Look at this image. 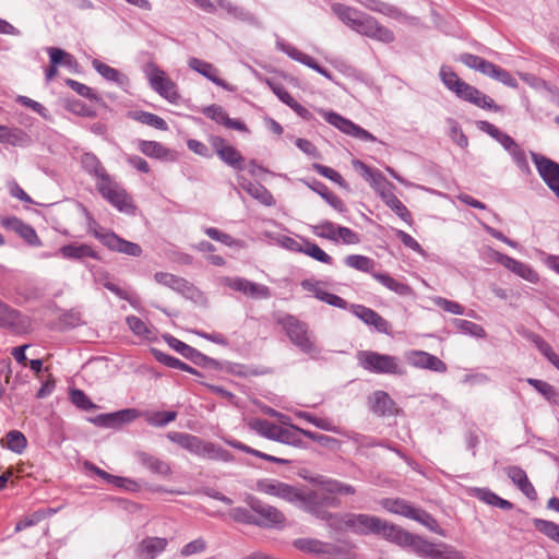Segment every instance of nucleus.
<instances>
[{"label":"nucleus","instance_id":"338daca9","mask_svg":"<svg viewBox=\"0 0 559 559\" xmlns=\"http://www.w3.org/2000/svg\"><path fill=\"white\" fill-rule=\"evenodd\" d=\"M224 163L228 166L242 170L245 168L243 157L241 154L231 145L228 148H225V152L218 156Z\"/></svg>","mask_w":559,"mask_h":559},{"label":"nucleus","instance_id":"69168bd1","mask_svg":"<svg viewBox=\"0 0 559 559\" xmlns=\"http://www.w3.org/2000/svg\"><path fill=\"white\" fill-rule=\"evenodd\" d=\"M348 440H350L357 449L373 448L382 445L381 442L377 441L373 437L361 435L354 431L342 432Z\"/></svg>","mask_w":559,"mask_h":559},{"label":"nucleus","instance_id":"a19ab883","mask_svg":"<svg viewBox=\"0 0 559 559\" xmlns=\"http://www.w3.org/2000/svg\"><path fill=\"white\" fill-rule=\"evenodd\" d=\"M93 68L107 81L116 83L118 86L124 87L129 84V79L126 74L119 72L117 69L95 59L92 62Z\"/></svg>","mask_w":559,"mask_h":559},{"label":"nucleus","instance_id":"f257e3e1","mask_svg":"<svg viewBox=\"0 0 559 559\" xmlns=\"http://www.w3.org/2000/svg\"><path fill=\"white\" fill-rule=\"evenodd\" d=\"M313 481L320 488L309 491L298 489L299 497L295 501V506L323 520L332 518V514L326 512L324 508H338L341 506L337 496H350L356 492L352 485L333 478L318 476Z\"/></svg>","mask_w":559,"mask_h":559},{"label":"nucleus","instance_id":"052dcab7","mask_svg":"<svg viewBox=\"0 0 559 559\" xmlns=\"http://www.w3.org/2000/svg\"><path fill=\"white\" fill-rule=\"evenodd\" d=\"M533 524L537 531L559 544V524L543 519H534Z\"/></svg>","mask_w":559,"mask_h":559},{"label":"nucleus","instance_id":"aec40b11","mask_svg":"<svg viewBox=\"0 0 559 559\" xmlns=\"http://www.w3.org/2000/svg\"><path fill=\"white\" fill-rule=\"evenodd\" d=\"M222 283L230 289L240 292L253 299H267L271 297V290L267 286L242 277H224Z\"/></svg>","mask_w":559,"mask_h":559},{"label":"nucleus","instance_id":"bb28decb","mask_svg":"<svg viewBox=\"0 0 559 559\" xmlns=\"http://www.w3.org/2000/svg\"><path fill=\"white\" fill-rule=\"evenodd\" d=\"M407 358L408 362L416 368L428 369L436 372L447 371V365L437 356L427 352L414 350Z\"/></svg>","mask_w":559,"mask_h":559},{"label":"nucleus","instance_id":"0eeeda50","mask_svg":"<svg viewBox=\"0 0 559 559\" xmlns=\"http://www.w3.org/2000/svg\"><path fill=\"white\" fill-rule=\"evenodd\" d=\"M382 519L367 513H346L340 515L338 525L357 535H377Z\"/></svg>","mask_w":559,"mask_h":559},{"label":"nucleus","instance_id":"49530a36","mask_svg":"<svg viewBox=\"0 0 559 559\" xmlns=\"http://www.w3.org/2000/svg\"><path fill=\"white\" fill-rule=\"evenodd\" d=\"M228 445H230L231 448L234 449H237L239 451H242L245 453H248V454H251L253 456H257L259 459H263L265 461H269V462H273V463H277V464H281V465H287L290 463L289 460H286V459H282V457H276V456H273V455H270V454H266L264 452H261L259 450H255L238 440H227L226 441Z\"/></svg>","mask_w":559,"mask_h":559},{"label":"nucleus","instance_id":"5fc2aeb1","mask_svg":"<svg viewBox=\"0 0 559 559\" xmlns=\"http://www.w3.org/2000/svg\"><path fill=\"white\" fill-rule=\"evenodd\" d=\"M381 504L389 512L400 514L408 519L414 508L403 499H383Z\"/></svg>","mask_w":559,"mask_h":559},{"label":"nucleus","instance_id":"37998d69","mask_svg":"<svg viewBox=\"0 0 559 559\" xmlns=\"http://www.w3.org/2000/svg\"><path fill=\"white\" fill-rule=\"evenodd\" d=\"M372 277L382 284L388 289L394 292L400 296H409L413 294V289L405 283L399 282L388 273L373 272Z\"/></svg>","mask_w":559,"mask_h":559},{"label":"nucleus","instance_id":"09e8293b","mask_svg":"<svg viewBox=\"0 0 559 559\" xmlns=\"http://www.w3.org/2000/svg\"><path fill=\"white\" fill-rule=\"evenodd\" d=\"M129 116L133 120L139 121L143 124L153 127L157 130L165 131L168 129L166 121L155 114L147 112V111H131L129 114Z\"/></svg>","mask_w":559,"mask_h":559},{"label":"nucleus","instance_id":"e433bc0d","mask_svg":"<svg viewBox=\"0 0 559 559\" xmlns=\"http://www.w3.org/2000/svg\"><path fill=\"white\" fill-rule=\"evenodd\" d=\"M60 254L70 260H81L83 258L99 259L98 253L88 245H66L60 248Z\"/></svg>","mask_w":559,"mask_h":559},{"label":"nucleus","instance_id":"c03bdc74","mask_svg":"<svg viewBox=\"0 0 559 559\" xmlns=\"http://www.w3.org/2000/svg\"><path fill=\"white\" fill-rule=\"evenodd\" d=\"M82 167L90 175L94 176L97 181H102L104 177H108L109 175L106 173L103 164L97 158V156L93 153H84L81 156Z\"/></svg>","mask_w":559,"mask_h":559},{"label":"nucleus","instance_id":"39448f33","mask_svg":"<svg viewBox=\"0 0 559 559\" xmlns=\"http://www.w3.org/2000/svg\"><path fill=\"white\" fill-rule=\"evenodd\" d=\"M359 365L372 373L403 376L405 368L400 358L373 350H361L357 354Z\"/></svg>","mask_w":559,"mask_h":559},{"label":"nucleus","instance_id":"13d9d810","mask_svg":"<svg viewBox=\"0 0 559 559\" xmlns=\"http://www.w3.org/2000/svg\"><path fill=\"white\" fill-rule=\"evenodd\" d=\"M27 445L25 436L19 430H11L5 435V447L14 453L21 454Z\"/></svg>","mask_w":559,"mask_h":559},{"label":"nucleus","instance_id":"58836bf2","mask_svg":"<svg viewBox=\"0 0 559 559\" xmlns=\"http://www.w3.org/2000/svg\"><path fill=\"white\" fill-rule=\"evenodd\" d=\"M381 200L389 206L402 221L412 224V214L400 199L392 192V188L382 191Z\"/></svg>","mask_w":559,"mask_h":559},{"label":"nucleus","instance_id":"7ed1b4c3","mask_svg":"<svg viewBox=\"0 0 559 559\" xmlns=\"http://www.w3.org/2000/svg\"><path fill=\"white\" fill-rule=\"evenodd\" d=\"M278 324L283 328L290 342L297 346L300 352L312 359L320 356L321 348L317 344L316 337L309 330L307 323L292 314H285L278 319Z\"/></svg>","mask_w":559,"mask_h":559},{"label":"nucleus","instance_id":"393cba45","mask_svg":"<svg viewBox=\"0 0 559 559\" xmlns=\"http://www.w3.org/2000/svg\"><path fill=\"white\" fill-rule=\"evenodd\" d=\"M164 340L174 350H176L182 357H185L186 359H189L190 361H192L195 365L206 366L207 362L211 361V359L207 356L200 353L198 349L191 347L190 345L181 342L180 340L176 338L175 336L165 335Z\"/></svg>","mask_w":559,"mask_h":559},{"label":"nucleus","instance_id":"864d4df0","mask_svg":"<svg viewBox=\"0 0 559 559\" xmlns=\"http://www.w3.org/2000/svg\"><path fill=\"white\" fill-rule=\"evenodd\" d=\"M310 188L320 194L322 199L325 200L333 209L337 210L338 212L345 211L343 201L336 194L331 192L325 185L316 182L313 186H310Z\"/></svg>","mask_w":559,"mask_h":559},{"label":"nucleus","instance_id":"7c9ffc66","mask_svg":"<svg viewBox=\"0 0 559 559\" xmlns=\"http://www.w3.org/2000/svg\"><path fill=\"white\" fill-rule=\"evenodd\" d=\"M369 407L378 416H392L395 413L394 401L382 390H378L370 395Z\"/></svg>","mask_w":559,"mask_h":559},{"label":"nucleus","instance_id":"ea45409f","mask_svg":"<svg viewBox=\"0 0 559 559\" xmlns=\"http://www.w3.org/2000/svg\"><path fill=\"white\" fill-rule=\"evenodd\" d=\"M198 456L222 462L234 461V455L229 451L223 449L222 447L213 442L204 440L201 443Z\"/></svg>","mask_w":559,"mask_h":559},{"label":"nucleus","instance_id":"2eb2a0df","mask_svg":"<svg viewBox=\"0 0 559 559\" xmlns=\"http://www.w3.org/2000/svg\"><path fill=\"white\" fill-rule=\"evenodd\" d=\"M417 556L424 559H466L464 554L445 543H431L421 537L417 546Z\"/></svg>","mask_w":559,"mask_h":559},{"label":"nucleus","instance_id":"3c124183","mask_svg":"<svg viewBox=\"0 0 559 559\" xmlns=\"http://www.w3.org/2000/svg\"><path fill=\"white\" fill-rule=\"evenodd\" d=\"M344 262L348 267L370 273L371 275L376 265L374 260L361 254H349L345 258Z\"/></svg>","mask_w":559,"mask_h":559},{"label":"nucleus","instance_id":"dca6fc26","mask_svg":"<svg viewBox=\"0 0 559 559\" xmlns=\"http://www.w3.org/2000/svg\"><path fill=\"white\" fill-rule=\"evenodd\" d=\"M321 114L326 122L334 126L335 128H337L340 131L347 135H350L364 142L377 141V138L372 135L369 131L362 129L360 126L354 123L353 121L342 117L336 112L321 110Z\"/></svg>","mask_w":559,"mask_h":559},{"label":"nucleus","instance_id":"5701e85b","mask_svg":"<svg viewBox=\"0 0 559 559\" xmlns=\"http://www.w3.org/2000/svg\"><path fill=\"white\" fill-rule=\"evenodd\" d=\"M350 309L365 324L373 326L378 332L390 333V323L371 308L362 305H352Z\"/></svg>","mask_w":559,"mask_h":559},{"label":"nucleus","instance_id":"f704fd0d","mask_svg":"<svg viewBox=\"0 0 559 559\" xmlns=\"http://www.w3.org/2000/svg\"><path fill=\"white\" fill-rule=\"evenodd\" d=\"M239 185L250 197L258 200L261 204L266 206L275 204V199L272 193L263 185L246 179L240 181Z\"/></svg>","mask_w":559,"mask_h":559},{"label":"nucleus","instance_id":"6ab92c4d","mask_svg":"<svg viewBox=\"0 0 559 559\" xmlns=\"http://www.w3.org/2000/svg\"><path fill=\"white\" fill-rule=\"evenodd\" d=\"M293 545L296 549L305 554L325 558H337L343 554L342 548L338 546L316 538H297L294 540Z\"/></svg>","mask_w":559,"mask_h":559},{"label":"nucleus","instance_id":"603ef678","mask_svg":"<svg viewBox=\"0 0 559 559\" xmlns=\"http://www.w3.org/2000/svg\"><path fill=\"white\" fill-rule=\"evenodd\" d=\"M452 323L453 326L463 334L471 335L477 338H485L487 335L486 331L481 325L474 323L472 321L464 319H454Z\"/></svg>","mask_w":559,"mask_h":559},{"label":"nucleus","instance_id":"f8f14e48","mask_svg":"<svg viewBox=\"0 0 559 559\" xmlns=\"http://www.w3.org/2000/svg\"><path fill=\"white\" fill-rule=\"evenodd\" d=\"M531 156L538 175L559 199V164L538 153L531 152Z\"/></svg>","mask_w":559,"mask_h":559},{"label":"nucleus","instance_id":"c9c22d12","mask_svg":"<svg viewBox=\"0 0 559 559\" xmlns=\"http://www.w3.org/2000/svg\"><path fill=\"white\" fill-rule=\"evenodd\" d=\"M459 60L469 69L480 72L484 75L491 78L492 72L497 64L473 53H462Z\"/></svg>","mask_w":559,"mask_h":559},{"label":"nucleus","instance_id":"bf43d9fd","mask_svg":"<svg viewBox=\"0 0 559 559\" xmlns=\"http://www.w3.org/2000/svg\"><path fill=\"white\" fill-rule=\"evenodd\" d=\"M217 7L225 10L234 19L242 22H251L253 16L241 7L231 3L228 0H217Z\"/></svg>","mask_w":559,"mask_h":559},{"label":"nucleus","instance_id":"8fccbe9b","mask_svg":"<svg viewBox=\"0 0 559 559\" xmlns=\"http://www.w3.org/2000/svg\"><path fill=\"white\" fill-rule=\"evenodd\" d=\"M527 338L559 370V355L554 352L552 347L538 334L528 333Z\"/></svg>","mask_w":559,"mask_h":559},{"label":"nucleus","instance_id":"b1692460","mask_svg":"<svg viewBox=\"0 0 559 559\" xmlns=\"http://www.w3.org/2000/svg\"><path fill=\"white\" fill-rule=\"evenodd\" d=\"M138 150L147 157L165 162H176L178 154L176 151L164 146L157 141L139 140Z\"/></svg>","mask_w":559,"mask_h":559},{"label":"nucleus","instance_id":"680f3d73","mask_svg":"<svg viewBox=\"0 0 559 559\" xmlns=\"http://www.w3.org/2000/svg\"><path fill=\"white\" fill-rule=\"evenodd\" d=\"M311 229L317 237L324 238L333 242L336 241L337 225L330 221H323L313 225Z\"/></svg>","mask_w":559,"mask_h":559},{"label":"nucleus","instance_id":"de8ad7c7","mask_svg":"<svg viewBox=\"0 0 559 559\" xmlns=\"http://www.w3.org/2000/svg\"><path fill=\"white\" fill-rule=\"evenodd\" d=\"M302 428H299L295 425H289V428L281 427L278 431V437L276 439L277 442L289 444L296 448H302L304 441L301 439Z\"/></svg>","mask_w":559,"mask_h":559},{"label":"nucleus","instance_id":"4468645a","mask_svg":"<svg viewBox=\"0 0 559 559\" xmlns=\"http://www.w3.org/2000/svg\"><path fill=\"white\" fill-rule=\"evenodd\" d=\"M255 490L271 497L280 498L293 504H295V501L299 497L297 487L272 478L259 479L255 484Z\"/></svg>","mask_w":559,"mask_h":559},{"label":"nucleus","instance_id":"423d86ee","mask_svg":"<svg viewBox=\"0 0 559 559\" xmlns=\"http://www.w3.org/2000/svg\"><path fill=\"white\" fill-rule=\"evenodd\" d=\"M98 192L118 211L126 214L134 213L135 206L126 190L120 187L110 176L104 177L102 181H96Z\"/></svg>","mask_w":559,"mask_h":559},{"label":"nucleus","instance_id":"c756f323","mask_svg":"<svg viewBox=\"0 0 559 559\" xmlns=\"http://www.w3.org/2000/svg\"><path fill=\"white\" fill-rule=\"evenodd\" d=\"M85 467L88 471L95 473L97 476H99L102 479H104L108 484H112L117 488H121V489H124L127 491H132V492L138 491L140 489V485L135 480H132V479L126 478V477H121V476L111 475L90 462L85 463Z\"/></svg>","mask_w":559,"mask_h":559},{"label":"nucleus","instance_id":"774afa93","mask_svg":"<svg viewBox=\"0 0 559 559\" xmlns=\"http://www.w3.org/2000/svg\"><path fill=\"white\" fill-rule=\"evenodd\" d=\"M71 402L83 411H91L96 408L97 406L91 401V399L79 389H73L70 392Z\"/></svg>","mask_w":559,"mask_h":559},{"label":"nucleus","instance_id":"9b49d317","mask_svg":"<svg viewBox=\"0 0 559 559\" xmlns=\"http://www.w3.org/2000/svg\"><path fill=\"white\" fill-rule=\"evenodd\" d=\"M154 280L195 302L205 300L203 293L182 277L166 272H157Z\"/></svg>","mask_w":559,"mask_h":559},{"label":"nucleus","instance_id":"a18cd8bd","mask_svg":"<svg viewBox=\"0 0 559 559\" xmlns=\"http://www.w3.org/2000/svg\"><path fill=\"white\" fill-rule=\"evenodd\" d=\"M332 11L344 24H346L352 29H354L356 23L364 14L354 8L341 3H334L332 5Z\"/></svg>","mask_w":559,"mask_h":559},{"label":"nucleus","instance_id":"9d476101","mask_svg":"<svg viewBox=\"0 0 559 559\" xmlns=\"http://www.w3.org/2000/svg\"><path fill=\"white\" fill-rule=\"evenodd\" d=\"M384 539L402 547V548H411L415 554H417V546L420 544L421 536L414 535L402 527L389 523L384 520L381 521L379 526V533Z\"/></svg>","mask_w":559,"mask_h":559},{"label":"nucleus","instance_id":"f3484780","mask_svg":"<svg viewBox=\"0 0 559 559\" xmlns=\"http://www.w3.org/2000/svg\"><path fill=\"white\" fill-rule=\"evenodd\" d=\"M353 31L384 44H390L395 38L391 29L380 25L374 17L365 13L358 20Z\"/></svg>","mask_w":559,"mask_h":559},{"label":"nucleus","instance_id":"4d7b16f0","mask_svg":"<svg viewBox=\"0 0 559 559\" xmlns=\"http://www.w3.org/2000/svg\"><path fill=\"white\" fill-rule=\"evenodd\" d=\"M144 416L148 425L154 427H165L177 418V412H147Z\"/></svg>","mask_w":559,"mask_h":559},{"label":"nucleus","instance_id":"4c0bfd02","mask_svg":"<svg viewBox=\"0 0 559 559\" xmlns=\"http://www.w3.org/2000/svg\"><path fill=\"white\" fill-rule=\"evenodd\" d=\"M504 267L531 284H537L539 282L538 273L531 265L511 257L508 259Z\"/></svg>","mask_w":559,"mask_h":559},{"label":"nucleus","instance_id":"2f4dec72","mask_svg":"<svg viewBox=\"0 0 559 559\" xmlns=\"http://www.w3.org/2000/svg\"><path fill=\"white\" fill-rule=\"evenodd\" d=\"M0 143L26 147L32 143V139L20 128H9L0 124Z\"/></svg>","mask_w":559,"mask_h":559},{"label":"nucleus","instance_id":"1a4fd4ad","mask_svg":"<svg viewBox=\"0 0 559 559\" xmlns=\"http://www.w3.org/2000/svg\"><path fill=\"white\" fill-rule=\"evenodd\" d=\"M94 237L111 251L123 253L130 257H140L143 252L140 245L126 240L112 231L97 227L92 230Z\"/></svg>","mask_w":559,"mask_h":559},{"label":"nucleus","instance_id":"cd10ccee","mask_svg":"<svg viewBox=\"0 0 559 559\" xmlns=\"http://www.w3.org/2000/svg\"><path fill=\"white\" fill-rule=\"evenodd\" d=\"M188 66L190 69L200 73L217 86H221L227 91H233L230 85L218 76V69L215 68L212 63L192 57L188 60Z\"/></svg>","mask_w":559,"mask_h":559},{"label":"nucleus","instance_id":"ddd939ff","mask_svg":"<svg viewBox=\"0 0 559 559\" xmlns=\"http://www.w3.org/2000/svg\"><path fill=\"white\" fill-rule=\"evenodd\" d=\"M245 501L250 509L261 518L260 521L255 520L254 524L264 527H273L285 522V516L280 510L262 502L257 497L248 495Z\"/></svg>","mask_w":559,"mask_h":559},{"label":"nucleus","instance_id":"412c9836","mask_svg":"<svg viewBox=\"0 0 559 559\" xmlns=\"http://www.w3.org/2000/svg\"><path fill=\"white\" fill-rule=\"evenodd\" d=\"M0 326L23 334L31 330V320L0 300Z\"/></svg>","mask_w":559,"mask_h":559},{"label":"nucleus","instance_id":"c85d7f7f","mask_svg":"<svg viewBox=\"0 0 559 559\" xmlns=\"http://www.w3.org/2000/svg\"><path fill=\"white\" fill-rule=\"evenodd\" d=\"M506 475L509 479L521 490L523 495H525L528 499L535 500L537 498V492L528 480L527 475L524 469L519 466H507L504 468Z\"/></svg>","mask_w":559,"mask_h":559},{"label":"nucleus","instance_id":"473e14b6","mask_svg":"<svg viewBox=\"0 0 559 559\" xmlns=\"http://www.w3.org/2000/svg\"><path fill=\"white\" fill-rule=\"evenodd\" d=\"M138 461L146 468H148L152 473L160 475L163 477H168L171 475V467L169 463L160 460L157 456H154L146 452H138L136 453Z\"/></svg>","mask_w":559,"mask_h":559},{"label":"nucleus","instance_id":"72a5a7b5","mask_svg":"<svg viewBox=\"0 0 559 559\" xmlns=\"http://www.w3.org/2000/svg\"><path fill=\"white\" fill-rule=\"evenodd\" d=\"M167 438L181 447L182 449L187 450L188 452L194 454L198 456L201 443L203 439H201L198 436L187 433V432H179V431H169L167 433Z\"/></svg>","mask_w":559,"mask_h":559},{"label":"nucleus","instance_id":"0e129e2a","mask_svg":"<svg viewBox=\"0 0 559 559\" xmlns=\"http://www.w3.org/2000/svg\"><path fill=\"white\" fill-rule=\"evenodd\" d=\"M302 253L325 264L333 263L332 257L329 255L324 250H322L317 243L311 241H305Z\"/></svg>","mask_w":559,"mask_h":559},{"label":"nucleus","instance_id":"6e6552de","mask_svg":"<svg viewBox=\"0 0 559 559\" xmlns=\"http://www.w3.org/2000/svg\"><path fill=\"white\" fill-rule=\"evenodd\" d=\"M146 76L151 87L163 98L175 104L179 100L180 96L177 90V84L166 74L165 71L150 64L146 70Z\"/></svg>","mask_w":559,"mask_h":559},{"label":"nucleus","instance_id":"4be33fe9","mask_svg":"<svg viewBox=\"0 0 559 559\" xmlns=\"http://www.w3.org/2000/svg\"><path fill=\"white\" fill-rule=\"evenodd\" d=\"M276 47L282 50L283 52H285L289 58H292L293 60L295 61H298L311 69H313L314 71H317L318 73H320L321 75L325 76L326 79L329 80H332V75L331 73L325 69V68H322L312 57H310L309 55L298 50L296 47L289 45V44H286L284 43L283 40L278 39L276 41Z\"/></svg>","mask_w":559,"mask_h":559},{"label":"nucleus","instance_id":"20e7f679","mask_svg":"<svg viewBox=\"0 0 559 559\" xmlns=\"http://www.w3.org/2000/svg\"><path fill=\"white\" fill-rule=\"evenodd\" d=\"M476 126L480 131L487 133L489 136L495 139L510 154L513 162L522 173H531L526 154L513 138L502 132L495 124L485 120L477 121Z\"/></svg>","mask_w":559,"mask_h":559},{"label":"nucleus","instance_id":"6e6d98bb","mask_svg":"<svg viewBox=\"0 0 559 559\" xmlns=\"http://www.w3.org/2000/svg\"><path fill=\"white\" fill-rule=\"evenodd\" d=\"M297 417L307 420L321 430L341 433V430L329 418L318 417L308 412H298Z\"/></svg>","mask_w":559,"mask_h":559},{"label":"nucleus","instance_id":"f03ea898","mask_svg":"<svg viewBox=\"0 0 559 559\" xmlns=\"http://www.w3.org/2000/svg\"><path fill=\"white\" fill-rule=\"evenodd\" d=\"M440 79L448 90L453 92L459 98L472 103L473 105L488 110L500 111L501 107L495 100L480 92L475 86L461 80L459 75L447 66L440 69Z\"/></svg>","mask_w":559,"mask_h":559},{"label":"nucleus","instance_id":"79ce46f5","mask_svg":"<svg viewBox=\"0 0 559 559\" xmlns=\"http://www.w3.org/2000/svg\"><path fill=\"white\" fill-rule=\"evenodd\" d=\"M248 427L259 436L273 441H276L281 428V426L261 418H251L248 421Z\"/></svg>","mask_w":559,"mask_h":559},{"label":"nucleus","instance_id":"a211bd4d","mask_svg":"<svg viewBox=\"0 0 559 559\" xmlns=\"http://www.w3.org/2000/svg\"><path fill=\"white\" fill-rule=\"evenodd\" d=\"M353 31L384 44H390L395 38L391 29L380 25L374 17L365 13L358 20Z\"/></svg>","mask_w":559,"mask_h":559},{"label":"nucleus","instance_id":"e2e57ef3","mask_svg":"<svg viewBox=\"0 0 559 559\" xmlns=\"http://www.w3.org/2000/svg\"><path fill=\"white\" fill-rule=\"evenodd\" d=\"M47 52L49 55V59H50V63L53 64V66H67V67H71L75 60H74V57L60 49V48H57V47H49L47 48Z\"/></svg>","mask_w":559,"mask_h":559},{"label":"nucleus","instance_id":"a878e982","mask_svg":"<svg viewBox=\"0 0 559 559\" xmlns=\"http://www.w3.org/2000/svg\"><path fill=\"white\" fill-rule=\"evenodd\" d=\"M168 546V539L164 537H145L136 546L135 554L139 559H155Z\"/></svg>","mask_w":559,"mask_h":559}]
</instances>
